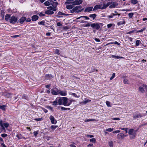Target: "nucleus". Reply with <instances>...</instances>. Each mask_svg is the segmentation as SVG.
<instances>
[{
    "label": "nucleus",
    "mask_w": 147,
    "mask_h": 147,
    "mask_svg": "<svg viewBox=\"0 0 147 147\" xmlns=\"http://www.w3.org/2000/svg\"><path fill=\"white\" fill-rule=\"evenodd\" d=\"M63 99V105L66 106L70 105L71 104L72 102L74 101V100L68 99V98L66 97H64Z\"/></svg>",
    "instance_id": "obj_1"
},
{
    "label": "nucleus",
    "mask_w": 147,
    "mask_h": 147,
    "mask_svg": "<svg viewBox=\"0 0 147 147\" xmlns=\"http://www.w3.org/2000/svg\"><path fill=\"white\" fill-rule=\"evenodd\" d=\"M136 131L134 130L133 129H129L128 131V134L130 135V139L134 138L136 136Z\"/></svg>",
    "instance_id": "obj_2"
},
{
    "label": "nucleus",
    "mask_w": 147,
    "mask_h": 147,
    "mask_svg": "<svg viewBox=\"0 0 147 147\" xmlns=\"http://www.w3.org/2000/svg\"><path fill=\"white\" fill-rule=\"evenodd\" d=\"M103 24L102 23H92L90 24V26L96 30H98L100 26H102Z\"/></svg>",
    "instance_id": "obj_3"
},
{
    "label": "nucleus",
    "mask_w": 147,
    "mask_h": 147,
    "mask_svg": "<svg viewBox=\"0 0 147 147\" xmlns=\"http://www.w3.org/2000/svg\"><path fill=\"white\" fill-rule=\"evenodd\" d=\"M139 90L142 93H144L145 92V90L146 91L147 90V85L145 84H142L141 86L139 87Z\"/></svg>",
    "instance_id": "obj_4"
},
{
    "label": "nucleus",
    "mask_w": 147,
    "mask_h": 147,
    "mask_svg": "<svg viewBox=\"0 0 147 147\" xmlns=\"http://www.w3.org/2000/svg\"><path fill=\"white\" fill-rule=\"evenodd\" d=\"M18 20L17 18L14 16H12L9 19V22L10 23L14 24L16 23Z\"/></svg>",
    "instance_id": "obj_5"
},
{
    "label": "nucleus",
    "mask_w": 147,
    "mask_h": 147,
    "mask_svg": "<svg viewBox=\"0 0 147 147\" xmlns=\"http://www.w3.org/2000/svg\"><path fill=\"white\" fill-rule=\"evenodd\" d=\"M59 90L56 88H55L54 89H52L51 90V93L53 95H57L59 94Z\"/></svg>",
    "instance_id": "obj_6"
},
{
    "label": "nucleus",
    "mask_w": 147,
    "mask_h": 147,
    "mask_svg": "<svg viewBox=\"0 0 147 147\" xmlns=\"http://www.w3.org/2000/svg\"><path fill=\"white\" fill-rule=\"evenodd\" d=\"M64 97H59L58 98H57L56 99L58 102V104L59 105H63V98Z\"/></svg>",
    "instance_id": "obj_7"
},
{
    "label": "nucleus",
    "mask_w": 147,
    "mask_h": 147,
    "mask_svg": "<svg viewBox=\"0 0 147 147\" xmlns=\"http://www.w3.org/2000/svg\"><path fill=\"white\" fill-rule=\"evenodd\" d=\"M144 115L140 113H135L134 114L133 118L134 119H136L138 118L142 117Z\"/></svg>",
    "instance_id": "obj_8"
},
{
    "label": "nucleus",
    "mask_w": 147,
    "mask_h": 147,
    "mask_svg": "<svg viewBox=\"0 0 147 147\" xmlns=\"http://www.w3.org/2000/svg\"><path fill=\"white\" fill-rule=\"evenodd\" d=\"M49 119L52 124H55L56 123L57 121L53 116L51 115L49 117Z\"/></svg>",
    "instance_id": "obj_9"
},
{
    "label": "nucleus",
    "mask_w": 147,
    "mask_h": 147,
    "mask_svg": "<svg viewBox=\"0 0 147 147\" xmlns=\"http://www.w3.org/2000/svg\"><path fill=\"white\" fill-rule=\"evenodd\" d=\"M110 3V6L109 7L110 8H114L117 6L118 5V4L115 2H112L111 1L109 2Z\"/></svg>",
    "instance_id": "obj_10"
},
{
    "label": "nucleus",
    "mask_w": 147,
    "mask_h": 147,
    "mask_svg": "<svg viewBox=\"0 0 147 147\" xmlns=\"http://www.w3.org/2000/svg\"><path fill=\"white\" fill-rule=\"evenodd\" d=\"M82 3V1L81 0H75L74 1L72 2L73 5H78L81 4Z\"/></svg>",
    "instance_id": "obj_11"
},
{
    "label": "nucleus",
    "mask_w": 147,
    "mask_h": 147,
    "mask_svg": "<svg viewBox=\"0 0 147 147\" xmlns=\"http://www.w3.org/2000/svg\"><path fill=\"white\" fill-rule=\"evenodd\" d=\"M117 136L118 139L122 140L124 138V134L123 133H120L118 134Z\"/></svg>",
    "instance_id": "obj_12"
},
{
    "label": "nucleus",
    "mask_w": 147,
    "mask_h": 147,
    "mask_svg": "<svg viewBox=\"0 0 147 147\" xmlns=\"http://www.w3.org/2000/svg\"><path fill=\"white\" fill-rule=\"evenodd\" d=\"M26 17H22L20 19H19L18 22V23L19 22L20 24H23L24 22L26 20Z\"/></svg>",
    "instance_id": "obj_13"
},
{
    "label": "nucleus",
    "mask_w": 147,
    "mask_h": 147,
    "mask_svg": "<svg viewBox=\"0 0 147 147\" xmlns=\"http://www.w3.org/2000/svg\"><path fill=\"white\" fill-rule=\"evenodd\" d=\"M58 93L62 96H65L67 95V92L66 91H62L59 90Z\"/></svg>",
    "instance_id": "obj_14"
},
{
    "label": "nucleus",
    "mask_w": 147,
    "mask_h": 147,
    "mask_svg": "<svg viewBox=\"0 0 147 147\" xmlns=\"http://www.w3.org/2000/svg\"><path fill=\"white\" fill-rule=\"evenodd\" d=\"M99 9H102V6L100 5H96L94 7L93 9V11H94Z\"/></svg>",
    "instance_id": "obj_15"
},
{
    "label": "nucleus",
    "mask_w": 147,
    "mask_h": 147,
    "mask_svg": "<svg viewBox=\"0 0 147 147\" xmlns=\"http://www.w3.org/2000/svg\"><path fill=\"white\" fill-rule=\"evenodd\" d=\"M115 12L116 13L114 14V13H112L109 16H108V17L109 18H113L114 16H115L117 15H118V17H119L120 15V14H118L117 13V12L116 11H115Z\"/></svg>",
    "instance_id": "obj_16"
},
{
    "label": "nucleus",
    "mask_w": 147,
    "mask_h": 147,
    "mask_svg": "<svg viewBox=\"0 0 147 147\" xmlns=\"http://www.w3.org/2000/svg\"><path fill=\"white\" fill-rule=\"evenodd\" d=\"M38 16L36 15H34L32 16V21H35L38 20Z\"/></svg>",
    "instance_id": "obj_17"
},
{
    "label": "nucleus",
    "mask_w": 147,
    "mask_h": 147,
    "mask_svg": "<svg viewBox=\"0 0 147 147\" xmlns=\"http://www.w3.org/2000/svg\"><path fill=\"white\" fill-rule=\"evenodd\" d=\"M110 2H109L107 3L106 4H103V6H102V9H105L108 6L110 5Z\"/></svg>",
    "instance_id": "obj_18"
},
{
    "label": "nucleus",
    "mask_w": 147,
    "mask_h": 147,
    "mask_svg": "<svg viewBox=\"0 0 147 147\" xmlns=\"http://www.w3.org/2000/svg\"><path fill=\"white\" fill-rule=\"evenodd\" d=\"M92 7H87L86 8L85 11L86 12H89L92 10Z\"/></svg>",
    "instance_id": "obj_19"
},
{
    "label": "nucleus",
    "mask_w": 147,
    "mask_h": 147,
    "mask_svg": "<svg viewBox=\"0 0 147 147\" xmlns=\"http://www.w3.org/2000/svg\"><path fill=\"white\" fill-rule=\"evenodd\" d=\"M54 13V12L51 10H48L45 11V13L51 15Z\"/></svg>",
    "instance_id": "obj_20"
},
{
    "label": "nucleus",
    "mask_w": 147,
    "mask_h": 147,
    "mask_svg": "<svg viewBox=\"0 0 147 147\" xmlns=\"http://www.w3.org/2000/svg\"><path fill=\"white\" fill-rule=\"evenodd\" d=\"M51 4L53 7H56L58 5V3L57 2H53L51 3Z\"/></svg>",
    "instance_id": "obj_21"
},
{
    "label": "nucleus",
    "mask_w": 147,
    "mask_h": 147,
    "mask_svg": "<svg viewBox=\"0 0 147 147\" xmlns=\"http://www.w3.org/2000/svg\"><path fill=\"white\" fill-rule=\"evenodd\" d=\"M10 16L9 14H6L5 16V19L6 21H8L10 18Z\"/></svg>",
    "instance_id": "obj_22"
},
{
    "label": "nucleus",
    "mask_w": 147,
    "mask_h": 147,
    "mask_svg": "<svg viewBox=\"0 0 147 147\" xmlns=\"http://www.w3.org/2000/svg\"><path fill=\"white\" fill-rule=\"evenodd\" d=\"M12 95V94L10 93H4V96L6 97L7 98H8L10 97V96Z\"/></svg>",
    "instance_id": "obj_23"
},
{
    "label": "nucleus",
    "mask_w": 147,
    "mask_h": 147,
    "mask_svg": "<svg viewBox=\"0 0 147 147\" xmlns=\"http://www.w3.org/2000/svg\"><path fill=\"white\" fill-rule=\"evenodd\" d=\"M111 57H112L115 58L116 59H122L124 58L123 57H121L119 56H115L114 55H112Z\"/></svg>",
    "instance_id": "obj_24"
},
{
    "label": "nucleus",
    "mask_w": 147,
    "mask_h": 147,
    "mask_svg": "<svg viewBox=\"0 0 147 147\" xmlns=\"http://www.w3.org/2000/svg\"><path fill=\"white\" fill-rule=\"evenodd\" d=\"M80 18H85L87 20H88L89 19V18L87 16H81L79 17H78L77 18V19H80Z\"/></svg>",
    "instance_id": "obj_25"
},
{
    "label": "nucleus",
    "mask_w": 147,
    "mask_h": 147,
    "mask_svg": "<svg viewBox=\"0 0 147 147\" xmlns=\"http://www.w3.org/2000/svg\"><path fill=\"white\" fill-rule=\"evenodd\" d=\"M81 7L80 6H76V7H74L73 9L76 12H77V11L79 9H80Z\"/></svg>",
    "instance_id": "obj_26"
},
{
    "label": "nucleus",
    "mask_w": 147,
    "mask_h": 147,
    "mask_svg": "<svg viewBox=\"0 0 147 147\" xmlns=\"http://www.w3.org/2000/svg\"><path fill=\"white\" fill-rule=\"evenodd\" d=\"M47 8L49 9H50L54 11H56V7H53L51 6L48 7Z\"/></svg>",
    "instance_id": "obj_27"
},
{
    "label": "nucleus",
    "mask_w": 147,
    "mask_h": 147,
    "mask_svg": "<svg viewBox=\"0 0 147 147\" xmlns=\"http://www.w3.org/2000/svg\"><path fill=\"white\" fill-rule=\"evenodd\" d=\"M52 105H54L56 106L58 104V103L57 99H55V100L52 102Z\"/></svg>",
    "instance_id": "obj_28"
},
{
    "label": "nucleus",
    "mask_w": 147,
    "mask_h": 147,
    "mask_svg": "<svg viewBox=\"0 0 147 147\" xmlns=\"http://www.w3.org/2000/svg\"><path fill=\"white\" fill-rule=\"evenodd\" d=\"M2 120H1L0 121V126L1 127V128L3 130H5V128L3 126Z\"/></svg>",
    "instance_id": "obj_29"
},
{
    "label": "nucleus",
    "mask_w": 147,
    "mask_h": 147,
    "mask_svg": "<svg viewBox=\"0 0 147 147\" xmlns=\"http://www.w3.org/2000/svg\"><path fill=\"white\" fill-rule=\"evenodd\" d=\"M137 0H131V3L132 4L135 5L138 3Z\"/></svg>",
    "instance_id": "obj_30"
},
{
    "label": "nucleus",
    "mask_w": 147,
    "mask_h": 147,
    "mask_svg": "<svg viewBox=\"0 0 147 147\" xmlns=\"http://www.w3.org/2000/svg\"><path fill=\"white\" fill-rule=\"evenodd\" d=\"M66 7L68 9H70L73 7V6L72 5H68L66 6Z\"/></svg>",
    "instance_id": "obj_31"
},
{
    "label": "nucleus",
    "mask_w": 147,
    "mask_h": 147,
    "mask_svg": "<svg viewBox=\"0 0 147 147\" xmlns=\"http://www.w3.org/2000/svg\"><path fill=\"white\" fill-rule=\"evenodd\" d=\"M125 24V21H120V22H119L117 24L118 25H120L122 24Z\"/></svg>",
    "instance_id": "obj_32"
},
{
    "label": "nucleus",
    "mask_w": 147,
    "mask_h": 147,
    "mask_svg": "<svg viewBox=\"0 0 147 147\" xmlns=\"http://www.w3.org/2000/svg\"><path fill=\"white\" fill-rule=\"evenodd\" d=\"M58 14L59 15H63V16H68V14L64 13L61 12V11H59L58 12Z\"/></svg>",
    "instance_id": "obj_33"
},
{
    "label": "nucleus",
    "mask_w": 147,
    "mask_h": 147,
    "mask_svg": "<svg viewBox=\"0 0 147 147\" xmlns=\"http://www.w3.org/2000/svg\"><path fill=\"white\" fill-rule=\"evenodd\" d=\"M3 125L5 128H7L9 125V124L7 123H3Z\"/></svg>",
    "instance_id": "obj_34"
},
{
    "label": "nucleus",
    "mask_w": 147,
    "mask_h": 147,
    "mask_svg": "<svg viewBox=\"0 0 147 147\" xmlns=\"http://www.w3.org/2000/svg\"><path fill=\"white\" fill-rule=\"evenodd\" d=\"M108 144L110 147H113V141L109 142L108 143Z\"/></svg>",
    "instance_id": "obj_35"
},
{
    "label": "nucleus",
    "mask_w": 147,
    "mask_h": 147,
    "mask_svg": "<svg viewBox=\"0 0 147 147\" xmlns=\"http://www.w3.org/2000/svg\"><path fill=\"white\" fill-rule=\"evenodd\" d=\"M96 16V15L95 14H90L89 16V17L90 18H92L93 19H94Z\"/></svg>",
    "instance_id": "obj_36"
},
{
    "label": "nucleus",
    "mask_w": 147,
    "mask_h": 147,
    "mask_svg": "<svg viewBox=\"0 0 147 147\" xmlns=\"http://www.w3.org/2000/svg\"><path fill=\"white\" fill-rule=\"evenodd\" d=\"M16 136L19 140L22 139V135L21 134H17Z\"/></svg>",
    "instance_id": "obj_37"
},
{
    "label": "nucleus",
    "mask_w": 147,
    "mask_h": 147,
    "mask_svg": "<svg viewBox=\"0 0 147 147\" xmlns=\"http://www.w3.org/2000/svg\"><path fill=\"white\" fill-rule=\"evenodd\" d=\"M90 141L92 142L95 143L96 141V140L95 138H93L90 139Z\"/></svg>",
    "instance_id": "obj_38"
},
{
    "label": "nucleus",
    "mask_w": 147,
    "mask_h": 147,
    "mask_svg": "<svg viewBox=\"0 0 147 147\" xmlns=\"http://www.w3.org/2000/svg\"><path fill=\"white\" fill-rule=\"evenodd\" d=\"M45 22L44 21H42L40 22H39L38 24L40 25H44L45 24Z\"/></svg>",
    "instance_id": "obj_39"
},
{
    "label": "nucleus",
    "mask_w": 147,
    "mask_h": 147,
    "mask_svg": "<svg viewBox=\"0 0 147 147\" xmlns=\"http://www.w3.org/2000/svg\"><path fill=\"white\" fill-rule=\"evenodd\" d=\"M113 128H109L108 129H106V131H109V132H111L113 130Z\"/></svg>",
    "instance_id": "obj_40"
},
{
    "label": "nucleus",
    "mask_w": 147,
    "mask_h": 147,
    "mask_svg": "<svg viewBox=\"0 0 147 147\" xmlns=\"http://www.w3.org/2000/svg\"><path fill=\"white\" fill-rule=\"evenodd\" d=\"M57 125H52L51 126V128L53 130H55L57 127Z\"/></svg>",
    "instance_id": "obj_41"
},
{
    "label": "nucleus",
    "mask_w": 147,
    "mask_h": 147,
    "mask_svg": "<svg viewBox=\"0 0 147 147\" xmlns=\"http://www.w3.org/2000/svg\"><path fill=\"white\" fill-rule=\"evenodd\" d=\"M106 103L108 107H111V106L110 102L109 101H106Z\"/></svg>",
    "instance_id": "obj_42"
},
{
    "label": "nucleus",
    "mask_w": 147,
    "mask_h": 147,
    "mask_svg": "<svg viewBox=\"0 0 147 147\" xmlns=\"http://www.w3.org/2000/svg\"><path fill=\"white\" fill-rule=\"evenodd\" d=\"M134 15V13H130L128 14V16L129 18H131Z\"/></svg>",
    "instance_id": "obj_43"
},
{
    "label": "nucleus",
    "mask_w": 147,
    "mask_h": 147,
    "mask_svg": "<svg viewBox=\"0 0 147 147\" xmlns=\"http://www.w3.org/2000/svg\"><path fill=\"white\" fill-rule=\"evenodd\" d=\"M6 106L5 105H2L0 106V109H2V110H5Z\"/></svg>",
    "instance_id": "obj_44"
},
{
    "label": "nucleus",
    "mask_w": 147,
    "mask_h": 147,
    "mask_svg": "<svg viewBox=\"0 0 147 147\" xmlns=\"http://www.w3.org/2000/svg\"><path fill=\"white\" fill-rule=\"evenodd\" d=\"M44 4H45V5L46 6H48L49 5H50V3L48 1H46L45 2Z\"/></svg>",
    "instance_id": "obj_45"
},
{
    "label": "nucleus",
    "mask_w": 147,
    "mask_h": 147,
    "mask_svg": "<svg viewBox=\"0 0 147 147\" xmlns=\"http://www.w3.org/2000/svg\"><path fill=\"white\" fill-rule=\"evenodd\" d=\"M47 108L49 109L50 110H51L52 111H53V108L52 107L50 106H48L47 107Z\"/></svg>",
    "instance_id": "obj_46"
},
{
    "label": "nucleus",
    "mask_w": 147,
    "mask_h": 147,
    "mask_svg": "<svg viewBox=\"0 0 147 147\" xmlns=\"http://www.w3.org/2000/svg\"><path fill=\"white\" fill-rule=\"evenodd\" d=\"M140 42V40H136V46H138L139 45Z\"/></svg>",
    "instance_id": "obj_47"
},
{
    "label": "nucleus",
    "mask_w": 147,
    "mask_h": 147,
    "mask_svg": "<svg viewBox=\"0 0 147 147\" xmlns=\"http://www.w3.org/2000/svg\"><path fill=\"white\" fill-rule=\"evenodd\" d=\"M38 131H35L34 132V134L35 137H36L37 135L38 134Z\"/></svg>",
    "instance_id": "obj_48"
},
{
    "label": "nucleus",
    "mask_w": 147,
    "mask_h": 147,
    "mask_svg": "<svg viewBox=\"0 0 147 147\" xmlns=\"http://www.w3.org/2000/svg\"><path fill=\"white\" fill-rule=\"evenodd\" d=\"M123 82L125 84H128V80L126 79H125L123 80Z\"/></svg>",
    "instance_id": "obj_49"
},
{
    "label": "nucleus",
    "mask_w": 147,
    "mask_h": 147,
    "mask_svg": "<svg viewBox=\"0 0 147 147\" xmlns=\"http://www.w3.org/2000/svg\"><path fill=\"white\" fill-rule=\"evenodd\" d=\"M121 129L122 130H125L126 133H127V130L128 129V128H121Z\"/></svg>",
    "instance_id": "obj_50"
},
{
    "label": "nucleus",
    "mask_w": 147,
    "mask_h": 147,
    "mask_svg": "<svg viewBox=\"0 0 147 147\" xmlns=\"http://www.w3.org/2000/svg\"><path fill=\"white\" fill-rule=\"evenodd\" d=\"M115 74L114 73L113 74L112 76L110 78V80H112L115 77Z\"/></svg>",
    "instance_id": "obj_51"
},
{
    "label": "nucleus",
    "mask_w": 147,
    "mask_h": 147,
    "mask_svg": "<svg viewBox=\"0 0 147 147\" xmlns=\"http://www.w3.org/2000/svg\"><path fill=\"white\" fill-rule=\"evenodd\" d=\"M22 98L23 99H27L28 98L27 97L25 94H23L22 96Z\"/></svg>",
    "instance_id": "obj_52"
},
{
    "label": "nucleus",
    "mask_w": 147,
    "mask_h": 147,
    "mask_svg": "<svg viewBox=\"0 0 147 147\" xmlns=\"http://www.w3.org/2000/svg\"><path fill=\"white\" fill-rule=\"evenodd\" d=\"M34 120L36 121H40L42 120V118H37L35 119Z\"/></svg>",
    "instance_id": "obj_53"
},
{
    "label": "nucleus",
    "mask_w": 147,
    "mask_h": 147,
    "mask_svg": "<svg viewBox=\"0 0 147 147\" xmlns=\"http://www.w3.org/2000/svg\"><path fill=\"white\" fill-rule=\"evenodd\" d=\"M55 52L57 54H60L59 53V50L57 49H55Z\"/></svg>",
    "instance_id": "obj_54"
},
{
    "label": "nucleus",
    "mask_w": 147,
    "mask_h": 147,
    "mask_svg": "<svg viewBox=\"0 0 147 147\" xmlns=\"http://www.w3.org/2000/svg\"><path fill=\"white\" fill-rule=\"evenodd\" d=\"M90 26V25L89 23L84 25V26L85 27H89Z\"/></svg>",
    "instance_id": "obj_55"
},
{
    "label": "nucleus",
    "mask_w": 147,
    "mask_h": 147,
    "mask_svg": "<svg viewBox=\"0 0 147 147\" xmlns=\"http://www.w3.org/2000/svg\"><path fill=\"white\" fill-rule=\"evenodd\" d=\"M146 29L145 28H144L141 29L140 30H138V32H142L144 30Z\"/></svg>",
    "instance_id": "obj_56"
},
{
    "label": "nucleus",
    "mask_w": 147,
    "mask_h": 147,
    "mask_svg": "<svg viewBox=\"0 0 147 147\" xmlns=\"http://www.w3.org/2000/svg\"><path fill=\"white\" fill-rule=\"evenodd\" d=\"M7 135L6 134H2L1 135V136L3 138H5L7 137Z\"/></svg>",
    "instance_id": "obj_57"
},
{
    "label": "nucleus",
    "mask_w": 147,
    "mask_h": 147,
    "mask_svg": "<svg viewBox=\"0 0 147 147\" xmlns=\"http://www.w3.org/2000/svg\"><path fill=\"white\" fill-rule=\"evenodd\" d=\"M120 132V130H116L114 131L113 132V134L117 133Z\"/></svg>",
    "instance_id": "obj_58"
},
{
    "label": "nucleus",
    "mask_w": 147,
    "mask_h": 147,
    "mask_svg": "<svg viewBox=\"0 0 147 147\" xmlns=\"http://www.w3.org/2000/svg\"><path fill=\"white\" fill-rule=\"evenodd\" d=\"M72 95L75 97H79V96H78L75 93H72Z\"/></svg>",
    "instance_id": "obj_59"
},
{
    "label": "nucleus",
    "mask_w": 147,
    "mask_h": 147,
    "mask_svg": "<svg viewBox=\"0 0 147 147\" xmlns=\"http://www.w3.org/2000/svg\"><path fill=\"white\" fill-rule=\"evenodd\" d=\"M112 26V24H109L107 25V26L108 28H110Z\"/></svg>",
    "instance_id": "obj_60"
},
{
    "label": "nucleus",
    "mask_w": 147,
    "mask_h": 147,
    "mask_svg": "<svg viewBox=\"0 0 147 147\" xmlns=\"http://www.w3.org/2000/svg\"><path fill=\"white\" fill-rule=\"evenodd\" d=\"M90 101H91L90 100H86L84 101V103L85 104H86V103H87V102H90Z\"/></svg>",
    "instance_id": "obj_61"
},
{
    "label": "nucleus",
    "mask_w": 147,
    "mask_h": 147,
    "mask_svg": "<svg viewBox=\"0 0 147 147\" xmlns=\"http://www.w3.org/2000/svg\"><path fill=\"white\" fill-rule=\"evenodd\" d=\"M57 25L58 26H62V24L60 22L57 23Z\"/></svg>",
    "instance_id": "obj_62"
},
{
    "label": "nucleus",
    "mask_w": 147,
    "mask_h": 147,
    "mask_svg": "<svg viewBox=\"0 0 147 147\" xmlns=\"http://www.w3.org/2000/svg\"><path fill=\"white\" fill-rule=\"evenodd\" d=\"M111 43H112V44H117V45H120V44L118 42H117V41H115V42H111Z\"/></svg>",
    "instance_id": "obj_63"
},
{
    "label": "nucleus",
    "mask_w": 147,
    "mask_h": 147,
    "mask_svg": "<svg viewBox=\"0 0 147 147\" xmlns=\"http://www.w3.org/2000/svg\"><path fill=\"white\" fill-rule=\"evenodd\" d=\"M94 40L97 42H100V39H99L97 38H95L94 39Z\"/></svg>",
    "instance_id": "obj_64"
}]
</instances>
